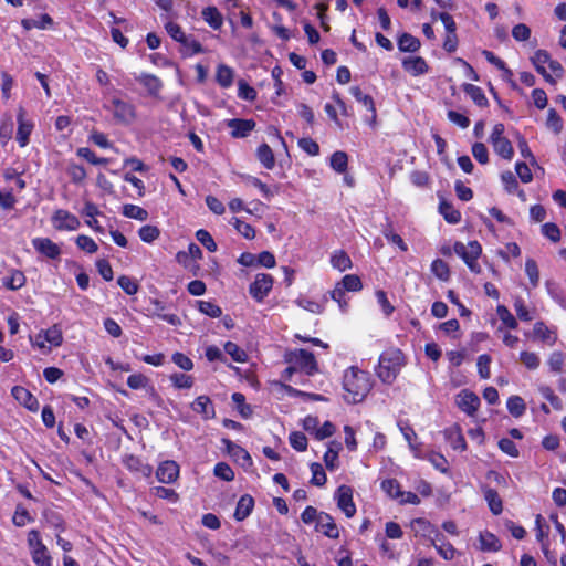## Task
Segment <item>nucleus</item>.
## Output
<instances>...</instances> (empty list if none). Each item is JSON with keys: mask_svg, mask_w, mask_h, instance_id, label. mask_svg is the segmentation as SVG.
I'll return each mask as SVG.
<instances>
[{"mask_svg": "<svg viewBox=\"0 0 566 566\" xmlns=\"http://www.w3.org/2000/svg\"><path fill=\"white\" fill-rule=\"evenodd\" d=\"M373 387L370 374L356 366H350L344 371L343 389L344 399L348 403H359L369 394Z\"/></svg>", "mask_w": 566, "mask_h": 566, "instance_id": "1", "label": "nucleus"}, {"mask_svg": "<svg viewBox=\"0 0 566 566\" xmlns=\"http://www.w3.org/2000/svg\"><path fill=\"white\" fill-rule=\"evenodd\" d=\"M405 365L406 356L402 350L389 347L380 354L375 371L381 382L391 385Z\"/></svg>", "mask_w": 566, "mask_h": 566, "instance_id": "2", "label": "nucleus"}, {"mask_svg": "<svg viewBox=\"0 0 566 566\" xmlns=\"http://www.w3.org/2000/svg\"><path fill=\"white\" fill-rule=\"evenodd\" d=\"M413 523L419 525L423 532H428V537L431 539V544L444 560H452L455 557L457 549L449 541H447L446 536L439 532L429 521L419 517L416 518Z\"/></svg>", "mask_w": 566, "mask_h": 566, "instance_id": "3", "label": "nucleus"}, {"mask_svg": "<svg viewBox=\"0 0 566 566\" xmlns=\"http://www.w3.org/2000/svg\"><path fill=\"white\" fill-rule=\"evenodd\" d=\"M284 361L293 364L298 371L313 376L318 371V364L314 354L307 349L298 348L284 354Z\"/></svg>", "mask_w": 566, "mask_h": 566, "instance_id": "4", "label": "nucleus"}, {"mask_svg": "<svg viewBox=\"0 0 566 566\" xmlns=\"http://www.w3.org/2000/svg\"><path fill=\"white\" fill-rule=\"evenodd\" d=\"M453 252L463 260L472 273H481L482 270L478 260L482 254V245L479 241H470L468 245L463 242L457 241L453 244Z\"/></svg>", "mask_w": 566, "mask_h": 566, "instance_id": "5", "label": "nucleus"}, {"mask_svg": "<svg viewBox=\"0 0 566 566\" xmlns=\"http://www.w3.org/2000/svg\"><path fill=\"white\" fill-rule=\"evenodd\" d=\"M505 126L502 123H497L493 126L490 135V143L496 155L505 160H512L514 156V149L509 138L504 136Z\"/></svg>", "mask_w": 566, "mask_h": 566, "instance_id": "6", "label": "nucleus"}, {"mask_svg": "<svg viewBox=\"0 0 566 566\" xmlns=\"http://www.w3.org/2000/svg\"><path fill=\"white\" fill-rule=\"evenodd\" d=\"M274 277L271 274L258 273L249 286V293L255 302L261 303L272 291Z\"/></svg>", "mask_w": 566, "mask_h": 566, "instance_id": "7", "label": "nucleus"}, {"mask_svg": "<svg viewBox=\"0 0 566 566\" xmlns=\"http://www.w3.org/2000/svg\"><path fill=\"white\" fill-rule=\"evenodd\" d=\"M51 223L56 231H75L80 228V219L65 209H56L52 217Z\"/></svg>", "mask_w": 566, "mask_h": 566, "instance_id": "8", "label": "nucleus"}, {"mask_svg": "<svg viewBox=\"0 0 566 566\" xmlns=\"http://www.w3.org/2000/svg\"><path fill=\"white\" fill-rule=\"evenodd\" d=\"M111 104L113 117L117 123L127 125L135 120L136 108L132 103L114 97L112 98Z\"/></svg>", "mask_w": 566, "mask_h": 566, "instance_id": "9", "label": "nucleus"}, {"mask_svg": "<svg viewBox=\"0 0 566 566\" xmlns=\"http://www.w3.org/2000/svg\"><path fill=\"white\" fill-rule=\"evenodd\" d=\"M337 506L343 511L346 517H353L356 514V505L353 501V490L348 485H340L335 492Z\"/></svg>", "mask_w": 566, "mask_h": 566, "instance_id": "10", "label": "nucleus"}, {"mask_svg": "<svg viewBox=\"0 0 566 566\" xmlns=\"http://www.w3.org/2000/svg\"><path fill=\"white\" fill-rule=\"evenodd\" d=\"M222 443L224 444L227 452L233 460L239 463L244 470H249L253 467V460L250 453L241 446L234 443L230 439L223 438Z\"/></svg>", "mask_w": 566, "mask_h": 566, "instance_id": "11", "label": "nucleus"}, {"mask_svg": "<svg viewBox=\"0 0 566 566\" xmlns=\"http://www.w3.org/2000/svg\"><path fill=\"white\" fill-rule=\"evenodd\" d=\"M31 243L39 254L50 260H59L61 256V248L50 238L36 237L32 239Z\"/></svg>", "mask_w": 566, "mask_h": 566, "instance_id": "12", "label": "nucleus"}, {"mask_svg": "<svg viewBox=\"0 0 566 566\" xmlns=\"http://www.w3.org/2000/svg\"><path fill=\"white\" fill-rule=\"evenodd\" d=\"M122 463L129 472L142 478H149L153 474V467L145 463L138 455L125 454L122 458Z\"/></svg>", "mask_w": 566, "mask_h": 566, "instance_id": "13", "label": "nucleus"}, {"mask_svg": "<svg viewBox=\"0 0 566 566\" xmlns=\"http://www.w3.org/2000/svg\"><path fill=\"white\" fill-rule=\"evenodd\" d=\"M18 132H17V142L20 147H25L29 144L30 135L33 130V123L25 118V109L22 106H19L18 114Z\"/></svg>", "mask_w": 566, "mask_h": 566, "instance_id": "14", "label": "nucleus"}, {"mask_svg": "<svg viewBox=\"0 0 566 566\" xmlns=\"http://www.w3.org/2000/svg\"><path fill=\"white\" fill-rule=\"evenodd\" d=\"M11 395L21 406H23L29 411L36 412L39 410V400L29 389L22 386H13L11 389Z\"/></svg>", "mask_w": 566, "mask_h": 566, "instance_id": "15", "label": "nucleus"}, {"mask_svg": "<svg viewBox=\"0 0 566 566\" xmlns=\"http://www.w3.org/2000/svg\"><path fill=\"white\" fill-rule=\"evenodd\" d=\"M227 125L231 128L230 134L233 138H245L254 130L256 123L251 118H232L228 120Z\"/></svg>", "mask_w": 566, "mask_h": 566, "instance_id": "16", "label": "nucleus"}, {"mask_svg": "<svg viewBox=\"0 0 566 566\" xmlns=\"http://www.w3.org/2000/svg\"><path fill=\"white\" fill-rule=\"evenodd\" d=\"M458 407L467 415L474 416L481 403L479 396L473 391L464 389L458 395Z\"/></svg>", "mask_w": 566, "mask_h": 566, "instance_id": "17", "label": "nucleus"}, {"mask_svg": "<svg viewBox=\"0 0 566 566\" xmlns=\"http://www.w3.org/2000/svg\"><path fill=\"white\" fill-rule=\"evenodd\" d=\"M315 531L322 533L328 538L336 539L339 537V530L333 516L326 512H321L319 518L315 524Z\"/></svg>", "mask_w": 566, "mask_h": 566, "instance_id": "18", "label": "nucleus"}, {"mask_svg": "<svg viewBox=\"0 0 566 566\" xmlns=\"http://www.w3.org/2000/svg\"><path fill=\"white\" fill-rule=\"evenodd\" d=\"M156 476L161 483H172L179 476V465L174 460L164 461L158 465Z\"/></svg>", "mask_w": 566, "mask_h": 566, "instance_id": "19", "label": "nucleus"}, {"mask_svg": "<svg viewBox=\"0 0 566 566\" xmlns=\"http://www.w3.org/2000/svg\"><path fill=\"white\" fill-rule=\"evenodd\" d=\"M549 60L551 54L543 49H538L537 51H535L534 55L531 57L532 64L534 65L536 72L541 74L546 82L555 84L556 80L545 69V64H548Z\"/></svg>", "mask_w": 566, "mask_h": 566, "instance_id": "20", "label": "nucleus"}, {"mask_svg": "<svg viewBox=\"0 0 566 566\" xmlns=\"http://www.w3.org/2000/svg\"><path fill=\"white\" fill-rule=\"evenodd\" d=\"M402 69L412 76H419L428 73L429 66L422 56H408L401 62Z\"/></svg>", "mask_w": 566, "mask_h": 566, "instance_id": "21", "label": "nucleus"}, {"mask_svg": "<svg viewBox=\"0 0 566 566\" xmlns=\"http://www.w3.org/2000/svg\"><path fill=\"white\" fill-rule=\"evenodd\" d=\"M27 283V277L21 270L10 269L2 277V285L9 291H18Z\"/></svg>", "mask_w": 566, "mask_h": 566, "instance_id": "22", "label": "nucleus"}, {"mask_svg": "<svg viewBox=\"0 0 566 566\" xmlns=\"http://www.w3.org/2000/svg\"><path fill=\"white\" fill-rule=\"evenodd\" d=\"M533 337L549 346H553L557 342L556 332L551 329L543 321H538L534 324Z\"/></svg>", "mask_w": 566, "mask_h": 566, "instance_id": "23", "label": "nucleus"}, {"mask_svg": "<svg viewBox=\"0 0 566 566\" xmlns=\"http://www.w3.org/2000/svg\"><path fill=\"white\" fill-rule=\"evenodd\" d=\"M191 409L200 413L205 419H213L216 417V409L210 397L202 395L197 397L191 403Z\"/></svg>", "mask_w": 566, "mask_h": 566, "instance_id": "24", "label": "nucleus"}, {"mask_svg": "<svg viewBox=\"0 0 566 566\" xmlns=\"http://www.w3.org/2000/svg\"><path fill=\"white\" fill-rule=\"evenodd\" d=\"M136 81L142 84L150 96L157 97L163 88L161 80L148 73H142L136 77Z\"/></svg>", "mask_w": 566, "mask_h": 566, "instance_id": "25", "label": "nucleus"}, {"mask_svg": "<svg viewBox=\"0 0 566 566\" xmlns=\"http://www.w3.org/2000/svg\"><path fill=\"white\" fill-rule=\"evenodd\" d=\"M254 504H255V502H254V499L252 497V495H250V494L241 495L237 503L233 517L238 522L245 520L252 513Z\"/></svg>", "mask_w": 566, "mask_h": 566, "instance_id": "26", "label": "nucleus"}, {"mask_svg": "<svg viewBox=\"0 0 566 566\" xmlns=\"http://www.w3.org/2000/svg\"><path fill=\"white\" fill-rule=\"evenodd\" d=\"M150 303L154 305V315L158 318L165 321L166 323L172 326H179L181 324V319L178 315L174 313H165L166 304L158 298H151Z\"/></svg>", "mask_w": 566, "mask_h": 566, "instance_id": "27", "label": "nucleus"}, {"mask_svg": "<svg viewBox=\"0 0 566 566\" xmlns=\"http://www.w3.org/2000/svg\"><path fill=\"white\" fill-rule=\"evenodd\" d=\"M201 17L203 21L213 30H220L223 25V17L214 6H208L202 9Z\"/></svg>", "mask_w": 566, "mask_h": 566, "instance_id": "28", "label": "nucleus"}, {"mask_svg": "<svg viewBox=\"0 0 566 566\" xmlns=\"http://www.w3.org/2000/svg\"><path fill=\"white\" fill-rule=\"evenodd\" d=\"M349 92L358 103L366 107V109L371 115L373 122H375L377 117V111L371 95L363 93L359 86H352Z\"/></svg>", "mask_w": 566, "mask_h": 566, "instance_id": "29", "label": "nucleus"}, {"mask_svg": "<svg viewBox=\"0 0 566 566\" xmlns=\"http://www.w3.org/2000/svg\"><path fill=\"white\" fill-rule=\"evenodd\" d=\"M256 159L260 161L263 168L272 170L275 167V156L272 148L266 144L262 143L255 151Z\"/></svg>", "mask_w": 566, "mask_h": 566, "instance_id": "30", "label": "nucleus"}, {"mask_svg": "<svg viewBox=\"0 0 566 566\" xmlns=\"http://www.w3.org/2000/svg\"><path fill=\"white\" fill-rule=\"evenodd\" d=\"M331 265L339 272H345L353 268V262L348 253L343 250H335L331 255Z\"/></svg>", "mask_w": 566, "mask_h": 566, "instance_id": "31", "label": "nucleus"}, {"mask_svg": "<svg viewBox=\"0 0 566 566\" xmlns=\"http://www.w3.org/2000/svg\"><path fill=\"white\" fill-rule=\"evenodd\" d=\"M480 549L483 552H499L502 544L496 535L489 531L481 532L479 535Z\"/></svg>", "mask_w": 566, "mask_h": 566, "instance_id": "32", "label": "nucleus"}, {"mask_svg": "<svg viewBox=\"0 0 566 566\" xmlns=\"http://www.w3.org/2000/svg\"><path fill=\"white\" fill-rule=\"evenodd\" d=\"M463 92L470 96V98L473 101V103L479 107H486L489 106V101L483 92V90L480 86H476L474 84L464 83L462 85Z\"/></svg>", "mask_w": 566, "mask_h": 566, "instance_id": "33", "label": "nucleus"}, {"mask_svg": "<svg viewBox=\"0 0 566 566\" xmlns=\"http://www.w3.org/2000/svg\"><path fill=\"white\" fill-rule=\"evenodd\" d=\"M53 19L48 13L41 14L39 20L28 18L21 20V25L25 31H30L32 29H51L53 27Z\"/></svg>", "mask_w": 566, "mask_h": 566, "instance_id": "34", "label": "nucleus"}, {"mask_svg": "<svg viewBox=\"0 0 566 566\" xmlns=\"http://www.w3.org/2000/svg\"><path fill=\"white\" fill-rule=\"evenodd\" d=\"M420 46V40L410 33L403 32L398 38V49L401 52L415 53Z\"/></svg>", "mask_w": 566, "mask_h": 566, "instance_id": "35", "label": "nucleus"}, {"mask_svg": "<svg viewBox=\"0 0 566 566\" xmlns=\"http://www.w3.org/2000/svg\"><path fill=\"white\" fill-rule=\"evenodd\" d=\"M484 499L488 502L490 511L494 515H500L503 511V502L497 491L492 488H485L483 491Z\"/></svg>", "mask_w": 566, "mask_h": 566, "instance_id": "36", "label": "nucleus"}, {"mask_svg": "<svg viewBox=\"0 0 566 566\" xmlns=\"http://www.w3.org/2000/svg\"><path fill=\"white\" fill-rule=\"evenodd\" d=\"M234 72L226 64H219L216 71V82L222 88H229L233 84Z\"/></svg>", "mask_w": 566, "mask_h": 566, "instance_id": "37", "label": "nucleus"}, {"mask_svg": "<svg viewBox=\"0 0 566 566\" xmlns=\"http://www.w3.org/2000/svg\"><path fill=\"white\" fill-rule=\"evenodd\" d=\"M439 212L443 219L450 224H458L461 221V212L453 207L452 203L441 200L439 203Z\"/></svg>", "mask_w": 566, "mask_h": 566, "instance_id": "38", "label": "nucleus"}, {"mask_svg": "<svg viewBox=\"0 0 566 566\" xmlns=\"http://www.w3.org/2000/svg\"><path fill=\"white\" fill-rule=\"evenodd\" d=\"M513 307L518 319L531 322L535 318L536 310L528 308L521 296L514 298Z\"/></svg>", "mask_w": 566, "mask_h": 566, "instance_id": "39", "label": "nucleus"}, {"mask_svg": "<svg viewBox=\"0 0 566 566\" xmlns=\"http://www.w3.org/2000/svg\"><path fill=\"white\" fill-rule=\"evenodd\" d=\"M506 408L510 415L514 418L522 417L526 411L524 399L517 395H513L507 398Z\"/></svg>", "mask_w": 566, "mask_h": 566, "instance_id": "40", "label": "nucleus"}, {"mask_svg": "<svg viewBox=\"0 0 566 566\" xmlns=\"http://www.w3.org/2000/svg\"><path fill=\"white\" fill-rule=\"evenodd\" d=\"M41 331L43 333V339L46 340L51 346L60 347L63 344V332L57 324Z\"/></svg>", "mask_w": 566, "mask_h": 566, "instance_id": "41", "label": "nucleus"}, {"mask_svg": "<svg viewBox=\"0 0 566 566\" xmlns=\"http://www.w3.org/2000/svg\"><path fill=\"white\" fill-rule=\"evenodd\" d=\"M331 167L338 174H344L348 168V155L345 151L336 150L329 159Z\"/></svg>", "mask_w": 566, "mask_h": 566, "instance_id": "42", "label": "nucleus"}, {"mask_svg": "<svg viewBox=\"0 0 566 566\" xmlns=\"http://www.w3.org/2000/svg\"><path fill=\"white\" fill-rule=\"evenodd\" d=\"M432 274L442 282H448L451 276L450 268L442 259H436L431 263Z\"/></svg>", "mask_w": 566, "mask_h": 566, "instance_id": "43", "label": "nucleus"}, {"mask_svg": "<svg viewBox=\"0 0 566 566\" xmlns=\"http://www.w3.org/2000/svg\"><path fill=\"white\" fill-rule=\"evenodd\" d=\"M337 284L346 292H359L363 290V282L356 274H346Z\"/></svg>", "mask_w": 566, "mask_h": 566, "instance_id": "44", "label": "nucleus"}, {"mask_svg": "<svg viewBox=\"0 0 566 566\" xmlns=\"http://www.w3.org/2000/svg\"><path fill=\"white\" fill-rule=\"evenodd\" d=\"M342 449L339 442H331L327 451L324 453V462L328 470L333 471L337 467L338 452Z\"/></svg>", "mask_w": 566, "mask_h": 566, "instance_id": "45", "label": "nucleus"}, {"mask_svg": "<svg viewBox=\"0 0 566 566\" xmlns=\"http://www.w3.org/2000/svg\"><path fill=\"white\" fill-rule=\"evenodd\" d=\"M13 120L10 115H4L0 120V143L6 146L12 138Z\"/></svg>", "mask_w": 566, "mask_h": 566, "instance_id": "46", "label": "nucleus"}, {"mask_svg": "<svg viewBox=\"0 0 566 566\" xmlns=\"http://www.w3.org/2000/svg\"><path fill=\"white\" fill-rule=\"evenodd\" d=\"M123 214L126 218L135 219L138 221H145L148 219V212L146 209L132 203L124 205Z\"/></svg>", "mask_w": 566, "mask_h": 566, "instance_id": "47", "label": "nucleus"}, {"mask_svg": "<svg viewBox=\"0 0 566 566\" xmlns=\"http://www.w3.org/2000/svg\"><path fill=\"white\" fill-rule=\"evenodd\" d=\"M230 223L243 238L248 240L255 238V229L250 223H247L237 217H233L230 220Z\"/></svg>", "mask_w": 566, "mask_h": 566, "instance_id": "48", "label": "nucleus"}, {"mask_svg": "<svg viewBox=\"0 0 566 566\" xmlns=\"http://www.w3.org/2000/svg\"><path fill=\"white\" fill-rule=\"evenodd\" d=\"M312 478L311 483L316 486H324L327 482V475L323 465L318 462H313L310 465Z\"/></svg>", "mask_w": 566, "mask_h": 566, "instance_id": "49", "label": "nucleus"}, {"mask_svg": "<svg viewBox=\"0 0 566 566\" xmlns=\"http://www.w3.org/2000/svg\"><path fill=\"white\" fill-rule=\"evenodd\" d=\"M223 349L235 363H245L248 360L247 353L233 342L228 340Z\"/></svg>", "mask_w": 566, "mask_h": 566, "instance_id": "50", "label": "nucleus"}, {"mask_svg": "<svg viewBox=\"0 0 566 566\" xmlns=\"http://www.w3.org/2000/svg\"><path fill=\"white\" fill-rule=\"evenodd\" d=\"M427 459L439 472L443 474H448L450 472L449 462L443 454L432 451L428 454Z\"/></svg>", "mask_w": 566, "mask_h": 566, "instance_id": "51", "label": "nucleus"}, {"mask_svg": "<svg viewBox=\"0 0 566 566\" xmlns=\"http://www.w3.org/2000/svg\"><path fill=\"white\" fill-rule=\"evenodd\" d=\"M170 381L177 389H189L193 386L195 379L191 375L175 373L170 375Z\"/></svg>", "mask_w": 566, "mask_h": 566, "instance_id": "52", "label": "nucleus"}, {"mask_svg": "<svg viewBox=\"0 0 566 566\" xmlns=\"http://www.w3.org/2000/svg\"><path fill=\"white\" fill-rule=\"evenodd\" d=\"M182 46V54L186 56H192L205 52L203 46L192 35H187V41L180 43Z\"/></svg>", "mask_w": 566, "mask_h": 566, "instance_id": "53", "label": "nucleus"}, {"mask_svg": "<svg viewBox=\"0 0 566 566\" xmlns=\"http://www.w3.org/2000/svg\"><path fill=\"white\" fill-rule=\"evenodd\" d=\"M34 518L30 515L29 511L21 504H18L12 517V523L17 527H23L28 523L33 522Z\"/></svg>", "mask_w": 566, "mask_h": 566, "instance_id": "54", "label": "nucleus"}, {"mask_svg": "<svg viewBox=\"0 0 566 566\" xmlns=\"http://www.w3.org/2000/svg\"><path fill=\"white\" fill-rule=\"evenodd\" d=\"M198 303V310L211 317V318H218L222 315V310L221 307L216 304L214 302H211V301H197Z\"/></svg>", "mask_w": 566, "mask_h": 566, "instance_id": "55", "label": "nucleus"}, {"mask_svg": "<svg viewBox=\"0 0 566 566\" xmlns=\"http://www.w3.org/2000/svg\"><path fill=\"white\" fill-rule=\"evenodd\" d=\"M496 313L505 327L510 329H516L518 327L516 317L512 315L505 305H497Z\"/></svg>", "mask_w": 566, "mask_h": 566, "instance_id": "56", "label": "nucleus"}, {"mask_svg": "<svg viewBox=\"0 0 566 566\" xmlns=\"http://www.w3.org/2000/svg\"><path fill=\"white\" fill-rule=\"evenodd\" d=\"M165 30L174 41L178 43H184L187 41V34L178 23L168 21L165 23Z\"/></svg>", "mask_w": 566, "mask_h": 566, "instance_id": "57", "label": "nucleus"}, {"mask_svg": "<svg viewBox=\"0 0 566 566\" xmlns=\"http://www.w3.org/2000/svg\"><path fill=\"white\" fill-rule=\"evenodd\" d=\"M238 97L248 102H254L258 97V92L254 87L249 85L244 80L238 82Z\"/></svg>", "mask_w": 566, "mask_h": 566, "instance_id": "58", "label": "nucleus"}, {"mask_svg": "<svg viewBox=\"0 0 566 566\" xmlns=\"http://www.w3.org/2000/svg\"><path fill=\"white\" fill-rule=\"evenodd\" d=\"M117 284L127 295H135L139 290L138 282L125 274L118 276Z\"/></svg>", "mask_w": 566, "mask_h": 566, "instance_id": "59", "label": "nucleus"}, {"mask_svg": "<svg viewBox=\"0 0 566 566\" xmlns=\"http://www.w3.org/2000/svg\"><path fill=\"white\" fill-rule=\"evenodd\" d=\"M31 554L32 560L36 566H53V559L46 547L33 549Z\"/></svg>", "mask_w": 566, "mask_h": 566, "instance_id": "60", "label": "nucleus"}, {"mask_svg": "<svg viewBox=\"0 0 566 566\" xmlns=\"http://www.w3.org/2000/svg\"><path fill=\"white\" fill-rule=\"evenodd\" d=\"M140 240L145 243H151L160 235V231L156 226L145 224L138 230Z\"/></svg>", "mask_w": 566, "mask_h": 566, "instance_id": "61", "label": "nucleus"}, {"mask_svg": "<svg viewBox=\"0 0 566 566\" xmlns=\"http://www.w3.org/2000/svg\"><path fill=\"white\" fill-rule=\"evenodd\" d=\"M520 360L528 370H535L541 365L539 356L534 352H521Z\"/></svg>", "mask_w": 566, "mask_h": 566, "instance_id": "62", "label": "nucleus"}, {"mask_svg": "<svg viewBox=\"0 0 566 566\" xmlns=\"http://www.w3.org/2000/svg\"><path fill=\"white\" fill-rule=\"evenodd\" d=\"M66 172L71 178L73 184H82L86 179V170L82 165L78 164H70L67 166Z\"/></svg>", "mask_w": 566, "mask_h": 566, "instance_id": "63", "label": "nucleus"}, {"mask_svg": "<svg viewBox=\"0 0 566 566\" xmlns=\"http://www.w3.org/2000/svg\"><path fill=\"white\" fill-rule=\"evenodd\" d=\"M546 126L555 134H559L563 130V119L555 108L548 109Z\"/></svg>", "mask_w": 566, "mask_h": 566, "instance_id": "64", "label": "nucleus"}]
</instances>
